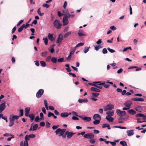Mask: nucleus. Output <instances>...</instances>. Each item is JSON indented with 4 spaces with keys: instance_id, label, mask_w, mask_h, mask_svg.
I'll use <instances>...</instances> for the list:
<instances>
[{
    "instance_id": "nucleus-1",
    "label": "nucleus",
    "mask_w": 146,
    "mask_h": 146,
    "mask_svg": "<svg viewBox=\"0 0 146 146\" xmlns=\"http://www.w3.org/2000/svg\"><path fill=\"white\" fill-rule=\"evenodd\" d=\"M53 24L55 28L58 29H60L62 25L60 21L57 19H56L54 21Z\"/></svg>"
},
{
    "instance_id": "nucleus-2",
    "label": "nucleus",
    "mask_w": 146,
    "mask_h": 146,
    "mask_svg": "<svg viewBox=\"0 0 146 146\" xmlns=\"http://www.w3.org/2000/svg\"><path fill=\"white\" fill-rule=\"evenodd\" d=\"M116 112L117 115L120 117H122L126 115V112L124 110L121 111L119 109H117L116 110Z\"/></svg>"
},
{
    "instance_id": "nucleus-3",
    "label": "nucleus",
    "mask_w": 146,
    "mask_h": 146,
    "mask_svg": "<svg viewBox=\"0 0 146 146\" xmlns=\"http://www.w3.org/2000/svg\"><path fill=\"white\" fill-rule=\"evenodd\" d=\"M44 90L43 89H39L36 94V96L38 98H40L43 94Z\"/></svg>"
},
{
    "instance_id": "nucleus-4",
    "label": "nucleus",
    "mask_w": 146,
    "mask_h": 146,
    "mask_svg": "<svg viewBox=\"0 0 146 146\" xmlns=\"http://www.w3.org/2000/svg\"><path fill=\"white\" fill-rule=\"evenodd\" d=\"M94 137V135L92 133H88L85 134L84 137L87 139H92Z\"/></svg>"
},
{
    "instance_id": "nucleus-5",
    "label": "nucleus",
    "mask_w": 146,
    "mask_h": 146,
    "mask_svg": "<svg viewBox=\"0 0 146 146\" xmlns=\"http://www.w3.org/2000/svg\"><path fill=\"white\" fill-rule=\"evenodd\" d=\"M63 40V36L61 34H60L58 35V36L57 38V40L56 41V43L58 44L61 42Z\"/></svg>"
},
{
    "instance_id": "nucleus-6",
    "label": "nucleus",
    "mask_w": 146,
    "mask_h": 146,
    "mask_svg": "<svg viewBox=\"0 0 146 146\" xmlns=\"http://www.w3.org/2000/svg\"><path fill=\"white\" fill-rule=\"evenodd\" d=\"M114 106L111 104H109L107 105L106 108L105 109L104 111H106L107 110H110L113 109Z\"/></svg>"
},
{
    "instance_id": "nucleus-7",
    "label": "nucleus",
    "mask_w": 146,
    "mask_h": 146,
    "mask_svg": "<svg viewBox=\"0 0 146 146\" xmlns=\"http://www.w3.org/2000/svg\"><path fill=\"white\" fill-rule=\"evenodd\" d=\"M6 107V106L5 105V103H2L0 105V113H2Z\"/></svg>"
},
{
    "instance_id": "nucleus-8",
    "label": "nucleus",
    "mask_w": 146,
    "mask_h": 146,
    "mask_svg": "<svg viewBox=\"0 0 146 146\" xmlns=\"http://www.w3.org/2000/svg\"><path fill=\"white\" fill-rule=\"evenodd\" d=\"M131 102L130 101H128L125 102L124 104V105L126 107L129 108H130V106L132 104Z\"/></svg>"
},
{
    "instance_id": "nucleus-9",
    "label": "nucleus",
    "mask_w": 146,
    "mask_h": 146,
    "mask_svg": "<svg viewBox=\"0 0 146 146\" xmlns=\"http://www.w3.org/2000/svg\"><path fill=\"white\" fill-rule=\"evenodd\" d=\"M131 100L133 101L143 102L144 99L141 98H131Z\"/></svg>"
},
{
    "instance_id": "nucleus-10",
    "label": "nucleus",
    "mask_w": 146,
    "mask_h": 146,
    "mask_svg": "<svg viewBox=\"0 0 146 146\" xmlns=\"http://www.w3.org/2000/svg\"><path fill=\"white\" fill-rule=\"evenodd\" d=\"M63 22L64 25H66L68 23V19L67 17H64L63 18Z\"/></svg>"
},
{
    "instance_id": "nucleus-11",
    "label": "nucleus",
    "mask_w": 146,
    "mask_h": 146,
    "mask_svg": "<svg viewBox=\"0 0 146 146\" xmlns=\"http://www.w3.org/2000/svg\"><path fill=\"white\" fill-rule=\"evenodd\" d=\"M66 132H67V137L68 139H70L72 137L74 134L75 133H73L72 132H69L68 131H66Z\"/></svg>"
},
{
    "instance_id": "nucleus-12",
    "label": "nucleus",
    "mask_w": 146,
    "mask_h": 146,
    "mask_svg": "<svg viewBox=\"0 0 146 146\" xmlns=\"http://www.w3.org/2000/svg\"><path fill=\"white\" fill-rule=\"evenodd\" d=\"M88 102V100L87 98L80 99L78 100V102L80 103H82V102L86 103Z\"/></svg>"
},
{
    "instance_id": "nucleus-13",
    "label": "nucleus",
    "mask_w": 146,
    "mask_h": 146,
    "mask_svg": "<svg viewBox=\"0 0 146 146\" xmlns=\"http://www.w3.org/2000/svg\"><path fill=\"white\" fill-rule=\"evenodd\" d=\"M133 131L134 130H127L126 131V133H127V135L128 136H131L133 135L134 134Z\"/></svg>"
},
{
    "instance_id": "nucleus-14",
    "label": "nucleus",
    "mask_w": 146,
    "mask_h": 146,
    "mask_svg": "<svg viewBox=\"0 0 146 146\" xmlns=\"http://www.w3.org/2000/svg\"><path fill=\"white\" fill-rule=\"evenodd\" d=\"M113 111L112 112L109 111L106 113V114H107L106 117H111L113 115Z\"/></svg>"
},
{
    "instance_id": "nucleus-15",
    "label": "nucleus",
    "mask_w": 146,
    "mask_h": 146,
    "mask_svg": "<svg viewBox=\"0 0 146 146\" xmlns=\"http://www.w3.org/2000/svg\"><path fill=\"white\" fill-rule=\"evenodd\" d=\"M48 37L49 39L51 41H52L54 39V38L53 36V34H52L50 33H48Z\"/></svg>"
},
{
    "instance_id": "nucleus-16",
    "label": "nucleus",
    "mask_w": 146,
    "mask_h": 146,
    "mask_svg": "<svg viewBox=\"0 0 146 146\" xmlns=\"http://www.w3.org/2000/svg\"><path fill=\"white\" fill-rule=\"evenodd\" d=\"M128 113L131 115H133L136 113V111L133 109L129 110L127 111Z\"/></svg>"
},
{
    "instance_id": "nucleus-17",
    "label": "nucleus",
    "mask_w": 146,
    "mask_h": 146,
    "mask_svg": "<svg viewBox=\"0 0 146 146\" xmlns=\"http://www.w3.org/2000/svg\"><path fill=\"white\" fill-rule=\"evenodd\" d=\"M91 90L96 92H100V90L94 87H92L90 88Z\"/></svg>"
},
{
    "instance_id": "nucleus-18",
    "label": "nucleus",
    "mask_w": 146,
    "mask_h": 146,
    "mask_svg": "<svg viewBox=\"0 0 146 146\" xmlns=\"http://www.w3.org/2000/svg\"><path fill=\"white\" fill-rule=\"evenodd\" d=\"M93 118L94 119H95L96 118H98L99 119L101 120V119L100 115L97 114H94L93 117Z\"/></svg>"
},
{
    "instance_id": "nucleus-19",
    "label": "nucleus",
    "mask_w": 146,
    "mask_h": 146,
    "mask_svg": "<svg viewBox=\"0 0 146 146\" xmlns=\"http://www.w3.org/2000/svg\"><path fill=\"white\" fill-rule=\"evenodd\" d=\"M82 119L85 121H90L91 120V117H85L82 118Z\"/></svg>"
},
{
    "instance_id": "nucleus-20",
    "label": "nucleus",
    "mask_w": 146,
    "mask_h": 146,
    "mask_svg": "<svg viewBox=\"0 0 146 146\" xmlns=\"http://www.w3.org/2000/svg\"><path fill=\"white\" fill-rule=\"evenodd\" d=\"M106 119L109 122H112L113 121V118L111 117H106Z\"/></svg>"
},
{
    "instance_id": "nucleus-21",
    "label": "nucleus",
    "mask_w": 146,
    "mask_h": 146,
    "mask_svg": "<svg viewBox=\"0 0 146 146\" xmlns=\"http://www.w3.org/2000/svg\"><path fill=\"white\" fill-rule=\"evenodd\" d=\"M60 115L63 117H68L67 112L62 113L60 114Z\"/></svg>"
},
{
    "instance_id": "nucleus-22",
    "label": "nucleus",
    "mask_w": 146,
    "mask_h": 146,
    "mask_svg": "<svg viewBox=\"0 0 146 146\" xmlns=\"http://www.w3.org/2000/svg\"><path fill=\"white\" fill-rule=\"evenodd\" d=\"M119 143L122 146H128L126 142L124 141H120Z\"/></svg>"
},
{
    "instance_id": "nucleus-23",
    "label": "nucleus",
    "mask_w": 146,
    "mask_h": 146,
    "mask_svg": "<svg viewBox=\"0 0 146 146\" xmlns=\"http://www.w3.org/2000/svg\"><path fill=\"white\" fill-rule=\"evenodd\" d=\"M51 61L54 63H56L57 62V58L56 57H53L51 58Z\"/></svg>"
},
{
    "instance_id": "nucleus-24",
    "label": "nucleus",
    "mask_w": 146,
    "mask_h": 146,
    "mask_svg": "<svg viewBox=\"0 0 146 146\" xmlns=\"http://www.w3.org/2000/svg\"><path fill=\"white\" fill-rule=\"evenodd\" d=\"M135 110L139 112H141L142 110V107L141 106H139L138 107L135 108Z\"/></svg>"
},
{
    "instance_id": "nucleus-25",
    "label": "nucleus",
    "mask_w": 146,
    "mask_h": 146,
    "mask_svg": "<svg viewBox=\"0 0 146 146\" xmlns=\"http://www.w3.org/2000/svg\"><path fill=\"white\" fill-rule=\"evenodd\" d=\"M72 33L71 31H69L65 34L63 36L64 38H66L68 37Z\"/></svg>"
},
{
    "instance_id": "nucleus-26",
    "label": "nucleus",
    "mask_w": 146,
    "mask_h": 146,
    "mask_svg": "<svg viewBox=\"0 0 146 146\" xmlns=\"http://www.w3.org/2000/svg\"><path fill=\"white\" fill-rule=\"evenodd\" d=\"M95 120L93 122V123L95 125H97L99 124L100 122V119H95Z\"/></svg>"
},
{
    "instance_id": "nucleus-27",
    "label": "nucleus",
    "mask_w": 146,
    "mask_h": 146,
    "mask_svg": "<svg viewBox=\"0 0 146 146\" xmlns=\"http://www.w3.org/2000/svg\"><path fill=\"white\" fill-rule=\"evenodd\" d=\"M40 63L42 66L44 67L46 66V64L45 62L44 61H40Z\"/></svg>"
},
{
    "instance_id": "nucleus-28",
    "label": "nucleus",
    "mask_w": 146,
    "mask_h": 146,
    "mask_svg": "<svg viewBox=\"0 0 146 146\" xmlns=\"http://www.w3.org/2000/svg\"><path fill=\"white\" fill-rule=\"evenodd\" d=\"M37 13L40 16H43L44 13H41L40 10V8H39L37 11Z\"/></svg>"
},
{
    "instance_id": "nucleus-29",
    "label": "nucleus",
    "mask_w": 146,
    "mask_h": 146,
    "mask_svg": "<svg viewBox=\"0 0 146 146\" xmlns=\"http://www.w3.org/2000/svg\"><path fill=\"white\" fill-rule=\"evenodd\" d=\"M38 127V125L37 124H35L33 126L32 130L33 131H35L36 130Z\"/></svg>"
},
{
    "instance_id": "nucleus-30",
    "label": "nucleus",
    "mask_w": 146,
    "mask_h": 146,
    "mask_svg": "<svg viewBox=\"0 0 146 146\" xmlns=\"http://www.w3.org/2000/svg\"><path fill=\"white\" fill-rule=\"evenodd\" d=\"M84 45V43L82 42H80L77 44H76L75 48H77L80 46H82Z\"/></svg>"
},
{
    "instance_id": "nucleus-31",
    "label": "nucleus",
    "mask_w": 146,
    "mask_h": 146,
    "mask_svg": "<svg viewBox=\"0 0 146 146\" xmlns=\"http://www.w3.org/2000/svg\"><path fill=\"white\" fill-rule=\"evenodd\" d=\"M31 108L30 107H27L25 108V112L29 113Z\"/></svg>"
},
{
    "instance_id": "nucleus-32",
    "label": "nucleus",
    "mask_w": 146,
    "mask_h": 146,
    "mask_svg": "<svg viewBox=\"0 0 146 146\" xmlns=\"http://www.w3.org/2000/svg\"><path fill=\"white\" fill-rule=\"evenodd\" d=\"M90 48V46L89 47H85L84 49V52L85 53H86L88 51L89 49Z\"/></svg>"
},
{
    "instance_id": "nucleus-33",
    "label": "nucleus",
    "mask_w": 146,
    "mask_h": 146,
    "mask_svg": "<svg viewBox=\"0 0 146 146\" xmlns=\"http://www.w3.org/2000/svg\"><path fill=\"white\" fill-rule=\"evenodd\" d=\"M61 129L59 128L57 129L55 131V133L56 135H58L60 133V131H61Z\"/></svg>"
},
{
    "instance_id": "nucleus-34",
    "label": "nucleus",
    "mask_w": 146,
    "mask_h": 146,
    "mask_svg": "<svg viewBox=\"0 0 146 146\" xmlns=\"http://www.w3.org/2000/svg\"><path fill=\"white\" fill-rule=\"evenodd\" d=\"M92 95L94 97L96 98L100 95V94L99 93H92Z\"/></svg>"
},
{
    "instance_id": "nucleus-35",
    "label": "nucleus",
    "mask_w": 146,
    "mask_h": 146,
    "mask_svg": "<svg viewBox=\"0 0 146 146\" xmlns=\"http://www.w3.org/2000/svg\"><path fill=\"white\" fill-rule=\"evenodd\" d=\"M40 119L41 120H43L44 119V115L43 113H40Z\"/></svg>"
},
{
    "instance_id": "nucleus-36",
    "label": "nucleus",
    "mask_w": 146,
    "mask_h": 146,
    "mask_svg": "<svg viewBox=\"0 0 146 146\" xmlns=\"http://www.w3.org/2000/svg\"><path fill=\"white\" fill-rule=\"evenodd\" d=\"M24 28V27L23 26V25L18 29V32L19 33L21 32L23 29Z\"/></svg>"
},
{
    "instance_id": "nucleus-37",
    "label": "nucleus",
    "mask_w": 146,
    "mask_h": 146,
    "mask_svg": "<svg viewBox=\"0 0 146 146\" xmlns=\"http://www.w3.org/2000/svg\"><path fill=\"white\" fill-rule=\"evenodd\" d=\"M23 25L24 27V28L25 29H26L30 25H29L28 23H26L25 25L24 24Z\"/></svg>"
},
{
    "instance_id": "nucleus-38",
    "label": "nucleus",
    "mask_w": 146,
    "mask_h": 146,
    "mask_svg": "<svg viewBox=\"0 0 146 146\" xmlns=\"http://www.w3.org/2000/svg\"><path fill=\"white\" fill-rule=\"evenodd\" d=\"M144 116V114H142L141 113H139L135 115V117H141Z\"/></svg>"
},
{
    "instance_id": "nucleus-39",
    "label": "nucleus",
    "mask_w": 146,
    "mask_h": 146,
    "mask_svg": "<svg viewBox=\"0 0 146 146\" xmlns=\"http://www.w3.org/2000/svg\"><path fill=\"white\" fill-rule=\"evenodd\" d=\"M107 50L111 53H113L115 52L114 50L110 48L109 47H108L107 48Z\"/></svg>"
},
{
    "instance_id": "nucleus-40",
    "label": "nucleus",
    "mask_w": 146,
    "mask_h": 146,
    "mask_svg": "<svg viewBox=\"0 0 146 146\" xmlns=\"http://www.w3.org/2000/svg\"><path fill=\"white\" fill-rule=\"evenodd\" d=\"M43 40H44V43L45 45H47L48 43V39L47 38H44V37L43 38Z\"/></svg>"
},
{
    "instance_id": "nucleus-41",
    "label": "nucleus",
    "mask_w": 146,
    "mask_h": 146,
    "mask_svg": "<svg viewBox=\"0 0 146 146\" xmlns=\"http://www.w3.org/2000/svg\"><path fill=\"white\" fill-rule=\"evenodd\" d=\"M40 119V118H39V117L38 116H37L35 117L34 120L36 122H38L39 121V120Z\"/></svg>"
},
{
    "instance_id": "nucleus-42",
    "label": "nucleus",
    "mask_w": 146,
    "mask_h": 146,
    "mask_svg": "<svg viewBox=\"0 0 146 146\" xmlns=\"http://www.w3.org/2000/svg\"><path fill=\"white\" fill-rule=\"evenodd\" d=\"M51 58V56H49L46 57V61L47 62H49L50 61V59Z\"/></svg>"
},
{
    "instance_id": "nucleus-43",
    "label": "nucleus",
    "mask_w": 146,
    "mask_h": 146,
    "mask_svg": "<svg viewBox=\"0 0 146 146\" xmlns=\"http://www.w3.org/2000/svg\"><path fill=\"white\" fill-rule=\"evenodd\" d=\"M20 115L19 116L21 117L24 114V111L23 109H21L20 110Z\"/></svg>"
},
{
    "instance_id": "nucleus-44",
    "label": "nucleus",
    "mask_w": 146,
    "mask_h": 146,
    "mask_svg": "<svg viewBox=\"0 0 146 146\" xmlns=\"http://www.w3.org/2000/svg\"><path fill=\"white\" fill-rule=\"evenodd\" d=\"M102 52V53L104 54H106L108 53V52L107 49L106 48H104L103 49Z\"/></svg>"
},
{
    "instance_id": "nucleus-45",
    "label": "nucleus",
    "mask_w": 146,
    "mask_h": 146,
    "mask_svg": "<svg viewBox=\"0 0 146 146\" xmlns=\"http://www.w3.org/2000/svg\"><path fill=\"white\" fill-rule=\"evenodd\" d=\"M63 12L64 13V16L66 15L67 14L69 13L68 9H66L65 10L63 11Z\"/></svg>"
},
{
    "instance_id": "nucleus-46",
    "label": "nucleus",
    "mask_w": 146,
    "mask_h": 146,
    "mask_svg": "<svg viewBox=\"0 0 146 146\" xmlns=\"http://www.w3.org/2000/svg\"><path fill=\"white\" fill-rule=\"evenodd\" d=\"M129 117L128 115H125L124 117H122V120H127L129 118Z\"/></svg>"
},
{
    "instance_id": "nucleus-47",
    "label": "nucleus",
    "mask_w": 146,
    "mask_h": 146,
    "mask_svg": "<svg viewBox=\"0 0 146 146\" xmlns=\"http://www.w3.org/2000/svg\"><path fill=\"white\" fill-rule=\"evenodd\" d=\"M42 6L43 7H46V8H48L49 7V5L46 3H44L42 5Z\"/></svg>"
},
{
    "instance_id": "nucleus-48",
    "label": "nucleus",
    "mask_w": 146,
    "mask_h": 146,
    "mask_svg": "<svg viewBox=\"0 0 146 146\" xmlns=\"http://www.w3.org/2000/svg\"><path fill=\"white\" fill-rule=\"evenodd\" d=\"M29 137L30 138H33L35 137V135L34 134H31L29 135Z\"/></svg>"
},
{
    "instance_id": "nucleus-49",
    "label": "nucleus",
    "mask_w": 146,
    "mask_h": 146,
    "mask_svg": "<svg viewBox=\"0 0 146 146\" xmlns=\"http://www.w3.org/2000/svg\"><path fill=\"white\" fill-rule=\"evenodd\" d=\"M102 41L101 39H99L98 40L96 41V43L98 45L100 44L102 42Z\"/></svg>"
},
{
    "instance_id": "nucleus-50",
    "label": "nucleus",
    "mask_w": 146,
    "mask_h": 146,
    "mask_svg": "<svg viewBox=\"0 0 146 146\" xmlns=\"http://www.w3.org/2000/svg\"><path fill=\"white\" fill-rule=\"evenodd\" d=\"M64 58H61L58 59L57 61L58 62H63Z\"/></svg>"
},
{
    "instance_id": "nucleus-51",
    "label": "nucleus",
    "mask_w": 146,
    "mask_h": 146,
    "mask_svg": "<svg viewBox=\"0 0 146 146\" xmlns=\"http://www.w3.org/2000/svg\"><path fill=\"white\" fill-rule=\"evenodd\" d=\"M96 88L101 89L102 88V86L101 85H99L98 84H96L95 86Z\"/></svg>"
},
{
    "instance_id": "nucleus-52",
    "label": "nucleus",
    "mask_w": 146,
    "mask_h": 146,
    "mask_svg": "<svg viewBox=\"0 0 146 146\" xmlns=\"http://www.w3.org/2000/svg\"><path fill=\"white\" fill-rule=\"evenodd\" d=\"M59 127V125H54L52 127V128L54 130L57 129Z\"/></svg>"
},
{
    "instance_id": "nucleus-53",
    "label": "nucleus",
    "mask_w": 146,
    "mask_h": 146,
    "mask_svg": "<svg viewBox=\"0 0 146 146\" xmlns=\"http://www.w3.org/2000/svg\"><path fill=\"white\" fill-rule=\"evenodd\" d=\"M29 117L31 119L34 118L35 115L33 114V113L30 114H29Z\"/></svg>"
},
{
    "instance_id": "nucleus-54",
    "label": "nucleus",
    "mask_w": 146,
    "mask_h": 146,
    "mask_svg": "<svg viewBox=\"0 0 146 146\" xmlns=\"http://www.w3.org/2000/svg\"><path fill=\"white\" fill-rule=\"evenodd\" d=\"M24 21L23 20H21L19 23L17 24V26L18 27Z\"/></svg>"
},
{
    "instance_id": "nucleus-55",
    "label": "nucleus",
    "mask_w": 146,
    "mask_h": 146,
    "mask_svg": "<svg viewBox=\"0 0 146 146\" xmlns=\"http://www.w3.org/2000/svg\"><path fill=\"white\" fill-rule=\"evenodd\" d=\"M88 84L89 85L94 86H95L96 84H95V82H94L92 83H88Z\"/></svg>"
},
{
    "instance_id": "nucleus-56",
    "label": "nucleus",
    "mask_w": 146,
    "mask_h": 146,
    "mask_svg": "<svg viewBox=\"0 0 146 146\" xmlns=\"http://www.w3.org/2000/svg\"><path fill=\"white\" fill-rule=\"evenodd\" d=\"M29 135H26L25 138V141H27L28 140H29Z\"/></svg>"
},
{
    "instance_id": "nucleus-57",
    "label": "nucleus",
    "mask_w": 146,
    "mask_h": 146,
    "mask_svg": "<svg viewBox=\"0 0 146 146\" xmlns=\"http://www.w3.org/2000/svg\"><path fill=\"white\" fill-rule=\"evenodd\" d=\"M39 125L41 127H44L45 125V123L44 121L41 122L39 124Z\"/></svg>"
},
{
    "instance_id": "nucleus-58",
    "label": "nucleus",
    "mask_w": 146,
    "mask_h": 146,
    "mask_svg": "<svg viewBox=\"0 0 146 146\" xmlns=\"http://www.w3.org/2000/svg\"><path fill=\"white\" fill-rule=\"evenodd\" d=\"M11 135H12V134L8 133H6L3 135V136L5 137H8Z\"/></svg>"
},
{
    "instance_id": "nucleus-59",
    "label": "nucleus",
    "mask_w": 146,
    "mask_h": 146,
    "mask_svg": "<svg viewBox=\"0 0 146 146\" xmlns=\"http://www.w3.org/2000/svg\"><path fill=\"white\" fill-rule=\"evenodd\" d=\"M67 5V2L66 1H65L64 2V4L63 6V8L65 9Z\"/></svg>"
},
{
    "instance_id": "nucleus-60",
    "label": "nucleus",
    "mask_w": 146,
    "mask_h": 146,
    "mask_svg": "<svg viewBox=\"0 0 146 146\" xmlns=\"http://www.w3.org/2000/svg\"><path fill=\"white\" fill-rule=\"evenodd\" d=\"M57 14L58 16L59 17H61L63 15V14H62L61 12L59 11H58Z\"/></svg>"
},
{
    "instance_id": "nucleus-61",
    "label": "nucleus",
    "mask_w": 146,
    "mask_h": 146,
    "mask_svg": "<svg viewBox=\"0 0 146 146\" xmlns=\"http://www.w3.org/2000/svg\"><path fill=\"white\" fill-rule=\"evenodd\" d=\"M9 121H12L14 123L15 119L13 118V116L11 117H9Z\"/></svg>"
},
{
    "instance_id": "nucleus-62",
    "label": "nucleus",
    "mask_w": 146,
    "mask_h": 146,
    "mask_svg": "<svg viewBox=\"0 0 146 146\" xmlns=\"http://www.w3.org/2000/svg\"><path fill=\"white\" fill-rule=\"evenodd\" d=\"M126 91L125 90H123V91H122L121 92V95L123 96L124 95L126 94Z\"/></svg>"
},
{
    "instance_id": "nucleus-63",
    "label": "nucleus",
    "mask_w": 146,
    "mask_h": 146,
    "mask_svg": "<svg viewBox=\"0 0 146 146\" xmlns=\"http://www.w3.org/2000/svg\"><path fill=\"white\" fill-rule=\"evenodd\" d=\"M110 29L112 30H114L116 29V28L114 26H112L110 27Z\"/></svg>"
},
{
    "instance_id": "nucleus-64",
    "label": "nucleus",
    "mask_w": 146,
    "mask_h": 146,
    "mask_svg": "<svg viewBox=\"0 0 146 146\" xmlns=\"http://www.w3.org/2000/svg\"><path fill=\"white\" fill-rule=\"evenodd\" d=\"M90 143L92 144H94L95 142V141L94 139H91L89 140Z\"/></svg>"
}]
</instances>
